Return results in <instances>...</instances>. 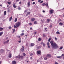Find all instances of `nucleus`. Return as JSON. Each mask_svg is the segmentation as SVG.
Returning <instances> with one entry per match:
<instances>
[{
  "label": "nucleus",
  "mask_w": 64,
  "mask_h": 64,
  "mask_svg": "<svg viewBox=\"0 0 64 64\" xmlns=\"http://www.w3.org/2000/svg\"><path fill=\"white\" fill-rule=\"evenodd\" d=\"M50 43L52 46V48L55 49H57L58 47V46L56 44L55 42H54L52 41L50 42Z\"/></svg>",
  "instance_id": "nucleus-1"
},
{
  "label": "nucleus",
  "mask_w": 64,
  "mask_h": 64,
  "mask_svg": "<svg viewBox=\"0 0 64 64\" xmlns=\"http://www.w3.org/2000/svg\"><path fill=\"white\" fill-rule=\"evenodd\" d=\"M24 59V56H20L19 57V60L20 61H21V60L23 59Z\"/></svg>",
  "instance_id": "nucleus-2"
},
{
  "label": "nucleus",
  "mask_w": 64,
  "mask_h": 64,
  "mask_svg": "<svg viewBox=\"0 0 64 64\" xmlns=\"http://www.w3.org/2000/svg\"><path fill=\"white\" fill-rule=\"evenodd\" d=\"M42 6H45V5H46L47 8H49V6H48V3H46V4H45V3H43L42 4Z\"/></svg>",
  "instance_id": "nucleus-3"
},
{
  "label": "nucleus",
  "mask_w": 64,
  "mask_h": 64,
  "mask_svg": "<svg viewBox=\"0 0 64 64\" xmlns=\"http://www.w3.org/2000/svg\"><path fill=\"white\" fill-rule=\"evenodd\" d=\"M20 24L21 22H18L16 24V26H17L18 27L20 26Z\"/></svg>",
  "instance_id": "nucleus-4"
},
{
  "label": "nucleus",
  "mask_w": 64,
  "mask_h": 64,
  "mask_svg": "<svg viewBox=\"0 0 64 64\" xmlns=\"http://www.w3.org/2000/svg\"><path fill=\"white\" fill-rule=\"evenodd\" d=\"M4 51H5V50H3V49H2L0 50V52L2 54Z\"/></svg>",
  "instance_id": "nucleus-5"
},
{
  "label": "nucleus",
  "mask_w": 64,
  "mask_h": 64,
  "mask_svg": "<svg viewBox=\"0 0 64 64\" xmlns=\"http://www.w3.org/2000/svg\"><path fill=\"white\" fill-rule=\"evenodd\" d=\"M54 11V10H50V14H53V12Z\"/></svg>",
  "instance_id": "nucleus-6"
},
{
  "label": "nucleus",
  "mask_w": 64,
  "mask_h": 64,
  "mask_svg": "<svg viewBox=\"0 0 64 64\" xmlns=\"http://www.w3.org/2000/svg\"><path fill=\"white\" fill-rule=\"evenodd\" d=\"M37 54V55H40L41 54V52L40 51H38L36 52Z\"/></svg>",
  "instance_id": "nucleus-7"
},
{
  "label": "nucleus",
  "mask_w": 64,
  "mask_h": 64,
  "mask_svg": "<svg viewBox=\"0 0 64 64\" xmlns=\"http://www.w3.org/2000/svg\"><path fill=\"white\" fill-rule=\"evenodd\" d=\"M30 13H31V12H27V13L26 14V16H27L28 15H29V14H30Z\"/></svg>",
  "instance_id": "nucleus-8"
},
{
  "label": "nucleus",
  "mask_w": 64,
  "mask_h": 64,
  "mask_svg": "<svg viewBox=\"0 0 64 64\" xmlns=\"http://www.w3.org/2000/svg\"><path fill=\"white\" fill-rule=\"evenodd\" d=\"M12 18V16H11L10 17L8 20L9 21H10H10H11Z\"/></svg>",
  "instance_id": "nucleus-9"
},
{
  "label": "nucleus",
  "mask_w": 64,
  "mask_h": 64,
  "mask_svg": "<svg viewBox=\"0 0 64 64\" xmlns=\"http://www.w3.org/2000/svg\"><path fill=\"white\" fill-rule=\"evenodd\" d=\"M49 58H48V56H46V57L45 58H44V59L45 60H47Z\"/></svg>",
  "instance_id": "nucleus-10"
},
{
  "label": "nucleus",
  "mask_w": 64,
  "mask_h": 64,
  "mask_svg": "<svg viewBox=\"0 0 64 64\" xmlns=\"http://www.w3.org/2000/svg\"><path fill=\"white\" fill-rule=\"evenodd\" d=\"M30 2L29 1L28 2V7H30Z\"/></svg>",
  "instance_id": "nucleus-11"
},
{
  "label": "nucleus",
  "mask_w": 64,
  "mask_h": 64,
  "mask_svg": "<svg viewBox=\"0 0 64 64\" xmlns=\"http://www.w3.org/2000/svg\"><path fill=\"white\" fill-rule=\"evenodd\" d=\"M13 7L14 8H15L17 7V6H16V4H13Z\"/></svg>",
  "instance_id": "nucleus-12"
},
{
  "label": "nucleus",
  "mask_w": 64,
  "mask_h": 64,
  "mask_svg": "<svg viewBox=\"0 0 64 64\" xmlns=\"http://www.w3.org/2000/svg\"><path fill=\"white\" fill-rule=\"evenodd\" d=\"M16 61L14 60L12 62V64H16Z\"/></svg>",
  "instance_id": "nucleus-13"
},
{
  "label": "nucleus",
  "mask_w": 64,
  "mask_h": 64,
  "mask_svg": "<svg viewBox=\"0 0 64 64\" xmlns=\"http://www.w3.org/2000/svg\"><path fill=\"white\" fill-rule=\"evenodd\" d=\"M12 57V54L11 53L9 54V56H8V57L9 58H10Z\"/></svg>",
  "instance_id": "nucleus-14"
},
{
  "label": "nucleus",
  "mask_w": 64,
  "mask_h": 64,
  "mask_svg": "<svg viewBox=\"0 0 64 64\" xmlns=\"http://www.w3.org/2000/svg\"><path fill=\"white\" fill-rule=\"evenodd\" d=\"M47 55V56H48V58H49V57H51V54H48Z\"/></svg>",
  "instance_id": "nucleus-15"
},
{
  "label": "nucleus",
  "mask_w": 64,
  "mask_h": 64,
  "mask_svg": "<svg viewBox=\"0 0 64 64\" xmlns=\"http://www.w3.org/2000/svg\"><path fill=\"white\" fill-rule=\"evenodd\" d=\"M20 50L22 51V52H23L24 50V48H22L20 49Z\"/></svg>",
  "instance_id": "nucleus-16"
},
{
  "label": "nucleus",
  "mask_w": 64,
  "mask_h": 64,
  "mask_svg": "<svg viewBox=\"0 0 64 64\" xmlns=\"http://www.w3.org/2000/svg\"><path fill=\"white\" fill-rule=\"evenodd\" d=\"M59 25L60 26H62L63 25V23L61 22L59 23Z\"/></svg>",
  "instance_id": "nucleus-17"
},
{
  "label": "nucleus",
  "mask_w": 64,
  "mask_h": 64,
  "mask_svg": "<svg viewBox=\"0 0 64 64\" xmlns=\"http://www.w3.org/2000/svg\"><path fill=\"white\" fill-rule=\"evenodd\" d=\"M3 34V32H0V36H1L2 34Z\"/></svg>",
  "instance_id": "nucleus-18"
},
{
  "label": "nucleus",
  "mask_w": 64,
  "mask_h": 64,
  "mask_svg": "<svg viewBox=\"0 0 64 64\" xmlns=\"http://www.w3.org/2000/svg\"><path fill=\"white\" fill-rule=\"evenodd\" d=\"M35 20V18H32L31 19V20L32 22H33Z\"/></svg>",
  "instance_id": "nucleus-19"
},
{
  "label": "nucleus",
  "mask_w": 64,
  "mask_h": 64,
  "mask_svg": "<svg viewBox=\"0 0 64 64\" xmlns=\"http://www.w3.org/2000/svg\"><path fill=\"white\" fill-rule=\"evenodd\" d=\"M4 29V28H2L0 27V31H2V30H3Z\"/></svg>",
  "instance_id": "nucleus-20"
},
{
  "label": "nucleus",
  "mask_w": 64,
  "mask_h": 64,
  "mask_svg": "<svg viewBox=\"0 0 64 64\" xmlns=\"http://www.w3.org/2000/svg\"><path fill=\"white\" fill-rule=\"evenodd\" d=\"M41 60V58H40L38 59L37 60V62H38L39 61H40V60Z\"/></svg>",
  "instance_id": "nucleus-21"
},
{
  "label": "nucleus",
  "mask_w": 64,
  "mask_h": 64,
  "mask_svg": "<svg viewBox=\"0 0 64 64\" xmlns=\"http://www.w3.org/2000/svg\"><path fill=\"white\" fill-rule=\"evenodd\" d=\"M31 46H34L35 45V44H34L31 43Z\"/></svg>",
  "instance_id": "nucleus-22"
},
{
  "label": "nucleus",
  "mask_w": 64,
  "mask_h": 64,
  "mask_svg": "<svg viewBox=\"0 0 64 64\" xmlns=\"http://www.w3.org/2000/svg\"><path fill=\"white\" fill-rule=\"evenodd\" d=\"M17 18H16L15 19L14 22H17Z\"/></svg>",
  "instance_id": "nucleus-23"
},
{
  "label": "nucleus",
  "mask_w": 64,
  "mask_h": 64,
  "mask_svg": "<svg viewBox=\"0 0 64 64\" xmlns=\"http://www.w3.org/2000/svg\"><path fill=\"white\" fill-rule=\"evenodd\" d=\"M37 22H36V21H35L34 22V24H37Z\"/></svg>",
  "instance_id": "nucleus-24"
},
{
  "label": "nucleus",
  "mask_w": 64,
  "mask_h": 64,
  "mask_svg": "<svg viewBox=\"0 0 64 64\" xmlns=\"http://www.w3.org/2000/svg\"><path fill=\"white\" fill-rule=\"evenodd\" d=\"M42 35L44 38H45L46 37V35L45 34H42Z\"/></svg>",
  "instance_id": "nucleus-25"
},
{
  "label": "nucleus",
  "mask_w": 64,
  "mask_h": 64,
  "mask_svg": "<svg viewBox=\"0 0 64 64\" xmlns=\"http://www.w3.org/2000/svg\"><path fill=\"white\" fill-rule=\"evenodd\" d=\"M51 40V38H50L48 40V42H50V40Z\"/></svg>",
  "instance_id": "nucleus-26"
},
{
  "label": "nucleus",
  "mask_w": 64,
  "mask_h": 64,
  "mask_svg": "<svg viewBox=\"0 0 64 64\" xmlns=\"http://www.w3.org/2000/svg\"><path fill=\"white\" fill-rule=\"evenodd\" d=\"M7 3L8 4V5H10L11 4V2H8Z\"/></svg>",
  "instance_id": "nucleus-27"
},
{
  "label": "nucleus",
  "mask_w": 64,
  "mask_h": 64,
  "mask_svg": "<svg viewBox=\"0 0 64 64\" xmlns=\"http://www.w3.org/2000/svg\"><path fill=\"white\" fill-rule=\"evenodd\" d=\"M63 48V46H62L59 48V49L60 50H61Z\"/></svg>",
  "instance_id": "nucleus-28"
},
{
  "label": "nucleus",
  "mask_w": 64,
  "mask_h": 64,
  "mask_svg": "<svg viewBox=\"0 0 64 64\" xmlns=\"http://www.w3.org/2000/svg\"><path fill=\"white\" fill-rule=\"evenodd\" d=\"M56 33L57 34H60V32H57Z\"/></svg>",
  "instance_id": "nucleus-29"
},
{
  "label": "nucleus",
  "mask_w": 64,
  "mask_h": 64,
  "mask_svg": "<svg viewBox=\"0 0 64 64\" xmlns=\"http://www.w3.org/2000/svg\"><path fill=\"white\" fill-rule=\"evenodd\" d=\"M6 11H5L4 12V15H6Z\"/></svg>",
  "instance_id": "nucleus-30"
},
{
  "label": "nucleus",
  "mask_w": 64,
  "mask_h": 64,
  "mask_svg": "<svg viewBox=\"0 0 64 64\" xmlns=\"http://www.w3.org/2000/svg\"><path fill=\"white\" fill-rule=\"evenodd\" d=\"M26 47H29V46H28V44H26Z\"/></svg>",
  "instance_id": "nucleus-31"
},
{
  "label": "nucleus",
  "mask_w": 64,
  "mask_h": 64,
  "mask_svg": "<svg viewBox=\"0 0 64 64\" xmlns=\"http://www.w3.org/2000/svg\"><path fill=\"white\" fill-rule=\"evenodd\" d=\"M19 56H16L15 58H18L19 59Z\"/></svg>",
  "instance_id": "nucleus-32"
},
{
  "label": "nucleus",
  "mask_w": 64,
  "mask_h": 64,
  "mask_svg": "<svg viewBox=\"0 0 64 64\" xmlns=\"http://www.w3.org/2000/svg\"><path fill=\"white\" fill-rule=\"evenodd\" d=\"M38 40L39 41H41V39L40 38H39L38 39Z\"/></svg>",
  "instance_id": "nucleus-33"
},
{
  "label": "nucleus",
  "mask_w": 64,
  "mask_h": 64,
  "mask_svg": "<svg viewBox=\"0 0 64 64\" xmlns=\"http://www.w3.org/2000/svg\"><path fill=\"white\" fill-rule=\"evenodd\" d=\"M13 30V33H14V32H15V29H13L12 30Z\"/></svg>",
  "instance_id": "nucleus-34"
},
{
  "label": "nucleus",
  "mask_w": 64,
  "mask_h": 64,
  "mask_svg": "<svg viewBox=\"0 0 64 64\" xmlns=\"http://www.w3.org/2000/svg\"><path fill=\"white\" fill-rule=\"evenodd\" d=\"M24 33H22L21 34H20V36H22V35H24Z\"/></svg>",
  "instance_id": "nucleus-35"
},
{
  "label": "nucleus",
  "mask_w": 64,
  "mask_h": 64,
  "mask_svg": "<svg viewBox=\"0 0 64 64\" xmlns=\"http://www.w3.org/2000/svg\"><path fill=\"white\" fill-rule=\"evenodd\" d=\"M47 21H48V22H50V19H47Z\"/></svg>",
  "instance_id": "nucleus-36"
},
{
  "label": "nucleus",
  "mask_w": 64,
  "mask_h": 64,
  "mask_svg": "<svg viewBox=\"0 0 64 64\" xmlns=\"http://www.w3.org/2000/svg\"><path fill=\"white\" fill-rule=\"evenodd\" d=\"M14 28H17V27H18L17 26H15V25H14Z\"/></svg>",
  "instance_id": "nucleus-37"
},
{
  "label": "nucleus",
  "mask_w": 64,
  "mask_h": 64,
  "mask_svg": "<svg viewBox=\"0 0 64 64\" xmlns=\"http://www.w3.org/2000/svg\"><path fill=\"white\" fill-rule=\"evenodd\" d=\"M41 46H39L37 48L38 49H39V48H41Z\"/></svg>",
  "instance_id": "nucleus-38"
},
{
  "label": "nucleus",
  "mask_w": 64,
  "mask_h": 64,
  "mask_svg": "<svg viewBox=\"0 0 64 64\" xmlns=\"http://www.w3.org/2000/svg\"><path fill=\"white\" fill-rule=\"evenodd\" d=\"M23 56H24L26 55V54L25 53H23Z\"/></svg>",
  "instance_id": "nucleus-39"
},
{
  "label": "nucleus",
  "mask_w": 64,
  "mask_h": 64,
  "mask_svg": "<svg viewBox=\"0 0 64 64\" xmlns=\"http://www.w3.org/2000/svg\"><path fill=\"white\" fill-rule=\"evenodd\" d=\"M9 40H7V41L6 42V43H8V42H9Z\"/></svg>",
  "instance_id": "nucleus-40"
},
{
  "label": "nucleus",
  "mask_w": 64,
  "mask_h": 64,
  "mask_svg": "<svg viewBox=\"0 0 64 64\" xmlns=\"http://www.w3.org/2000/svg\"><path fill=\"white\" fill-rule=\"evenodd\" d=\"M29 24H30V25H32V24L31 23V22H30L29 23Z\"/></svg>",
  "instance_id": "nucleus-41"
},
{
  "label": "nucleus",
  "mask_w": 64,
  "mask_h": 64,
  "mask_svg": "<svg viewBox=\"0 0 64 64\" xmlns=\"http://www.w3.org/2000/svg\"><path fill=\"white\" fill-rule=\"evenodd\" d=\"M42 1V0H38V2H39V3H40V2H41Z\"/></svg>",
  "instance_id": "nucleus-42"
},
{
  "label": "nucleus",
  "mask_w": 64,
  "mask_h": 64,
  "mask_svg": "<svg viewBox=\"0 0 64 64\" xmlns=\"http://www.w3.org/2000/svg\"><path fill=\"white\" fill-rule=\"evenodd\" d=\"M49 43H50L49 42H48L47 44V45L48 46H49Z\"/></svg>",
  "instance_id": "nucleus-43"
},
{
  "label": "nucleus",
  "mask_w": 64,
  "mask_h": 64,
  "mask_svg": "<svg viewBox=\"0 0 64 64\" xmlns=\"http://www.w3.org/2000/svg\"><path fill=\"white\" fill-rule=\"evenodd\" d=\"M11 28H12V27H11L10 26H9L8 27V28L9 29H11Z\"/></svg>",
  "instance_id": "nucleus-44"
},
{
  "label": "nucleus",
  "mask_w": 64,
  "mask_h": 64,
  "mask_svg": "<svg viewBox=\"0 0 64 64\" xmlns=\"http://www.w3.org/2000/svg\"><path fill=\"white\" fill-rule=\"evenodd\" d=\"M27 12V10H25L24 11V13H26Z\"/></svg>",
  "instance_id": "nucleus-45"
},
{
  "label": "nucleus",
  "mask_w": 64,
  "mask_h": 64,
  "mask_svg": "<svg viewBox=\"0 0 64 64\" xmlns=\"http://www.w3.org/2000/svg\"><path fill=\"white\" fill-rule=\"evenodd\" d=\"M52 25H50V28H52Z\"/></svg>",
  "instance_id": "nucleus-46"
},
{
  "label": "nucleus",
  "mask_w": 64,
  "mask_h": 64,
  "mask_svg": "<svg viewBox=\"0 0 64 64\" xmlns=\"http://www.w3.org/2000/svg\"><path fill=\"white\" fill-rule=\"evenodd\" d=\"M36 34H37V32H35L34 33V35H36Z\"/></svg>",
  "instance_id": "nucleus-47"
},
{
  "label": "nucleus",
  "mask_w": 64,
  "mask_h": 64,
  "mask_svg": "<svg viewBox=\"0 0 64 64\" xmlns=\"http://www.w3.org/2000/svg\"><path fill=\"white\" fill-rule=\"evenodd\" d=\"M35 4V2H33L32 3V4L33 5H34V4Z\"/></svg>",
  "instance_id": "nucleus-48"
},
{
  "label": "nucleus",
  "mask_w": 64,
  "mask_h": 64,
  "mask_svg": "<svg viewBox=\"0 0 64 64\" xmlns=\"http://www.w3.org/2000/svg\"><path fill=\"white\" fill-rule=\"evenodd\" d=\"M64 56V54H62V55L61 56L62 57L63 56Z\"/></svg>",
  "instance_id": "nucleus-49"
},
{
  "label": "nucleus",
  "mask_w": 64,
  "mask_h": 64,
  "mask_svg": "<svg viewBox=\"0 0 64 64\" xmlns=\"http://www.w3.org/2000/svg\"><path fill=\"white\" fill-rule=\"evenodd\" d=\"M33 55V54L32 53H31L30 54V56H32Z\"/></svg>",
  "instance_id": "nucleus-50"
},
{
  "label": "nucleus",
  "mask_w": 64,
  "mask_h": 64,
  "mask_svg": "<svg viewBox=\"0 0 64 64\" xmlns=\"http://www.w3.org/2000/svg\"><path fill=\"white\" fill-rule=\"evenodd\" d=\"M55 39L56 41H57V38H56V37H55Z\"/></svg>",
  "instance_id": "nucleus-51"
},
{
  "label": "nucleus",
  "mask_w": 64,
  "mask_h": 64,
  "mask_svg": "<svg viewBox=\"0 0 64 64\" xmlns=\"http://www.w3.org/2000/svg\"><path fill=\"white\" fill-rule=\"evenodd\" d=\"M60 57H61V56H57V58H60Z\"/></svg>",
  "instance_id": "nucleus-52"
},
{
  "label": "nucleus",
  "mask_w": 64,
  "mask_h": 64,
  "mask_svg": "<svg viewBox=\"0 0 64 64\" xmlns=\"http://www.w3.org/2000/svg\"><path fill=\"white\" fill-rule=\"evenodd\" d=\"M44 44V43L43 42H41L40 43V44Z\"/></svg>",
  "instance_id": "nucleus-53"
},
{
  "label": "nucleus",
  "mask_w": 64,
  "mask_h": 64,
  "mask_svg": "<svg viewBox=\"0 0 64 64\" xmlns=\"http://www.w3.org/2000/svg\"><path fill=\"white\" fill-rule=\"evenodd\" d=\"M48 46V48H50V46Z\"/></svg>",
  "instance_id": "nucleus-54"
},
{
  "label": "nucleus",
  "mask_w": 64,
  "mask_h": 64,
  "mask_svg": "<svg viewBox=\"0 0 64 64\" xmlns=\"http://www.w3.org/2000/svg\"><path fill=\"white\" fill-rule=\"evenodd\" d=\"M43 45V46H45V44H44Z\"/></svg>",
  "instance_id": "nucleus-55"
},
{
  "label": "nucleus",
  "mask_w": 64,
  "mask_h": 64,
  "mask_svg": "<svg viewBox=\"0 0 64 64\" xmlns=\"http://www.w3.org/2000/svg\"><path fill=\"white\" fill-rule=\"evenodd\" d=\"M42 21H43V20H41V21H42V23H43L44 22Z\"/></svg>",
  "instance_id": "nucleus-56"
},
{
  "label": "nucleus",
  "mask_w": 64,
  "mask_h": 64,
  "mask_svg": "<svg viewBox=\"0 0 64 64\" xmlns=\"http://www.w3.org/2000/svg\"><path fill=\"white\" fill-rule=\"evenodd\" d=\"M43 1L42 0L40 2V3H43Z\"/></svg>",
  "instance_id": "nucleus-57"
},
{
  "label": "nucleus",
  "mask_w": 64,
  "mask_h": 64,
  "mask_svg": "<svg viewBox=\"0 0 64 64\" xmlns=\"http://www.w3.org/2000/svg\"><path fill=\"white\" fill-rule=\"evenodd\" d=\"M6 43V41L4 42V44H5Z\"/></svg>",
  "instance_id": "nucleus-58"
},
{
  "label": "nucleus",
  "mask_w": 64,
  "mask_h": 64,
  "mask_svg": "<svg viewBox=\"0 0 64 64\" xmlns=\"http://www.w3.org/2000/svg\"><path fill=\"white\" fill-rule=\"evenodd\" d=\"M18 10H20V7L18 8Z\"/></svg>",
  "instance_id": "nucleus-59"
},
{
  "label": "nucleus",
  "mask_w": 64,
  "mask_h": 64,
  "mask_svg": "<svg viewBox=\"0 0 64 64\" xmlns=\"http://www.w3.org/2000/svg\"><path fill=\"white\" fill-rule=\"evenodd\" d=\"M55 64H58V63H57V62H56L55 63Z\"/></svg>",
  "instance_id": "nucleus-60"
},
{
  "label": "nucleus",
  "mask_w": 64,
  "mask_h": 64,
  "mask_svg": "<svg viewBox=\"0 0 64 64\" xmlns=\"http://www.w3.org/2000/svg\"><path fill=\"white\" fill-rule=\"evenodd\" d=\"M30 30H32V28H30Z\"/></svg>",
  "instance_id": "nucleus-61"
},
{
  "label": "nucleus",
  "mask_w": 64,
  "mask_h": 64,
  "mask_svg": "<svg viewBox=\"0 0 64 64\" xmlns=\"http://www.w3.org/2000/svg\"><path fill=\"white\" fill-rule=\"evenodd\" d=\"M42 12L43 13H45V11L44 10H43Z\"/></svg>",
  "instance_id": "nucleus-62"
},
{
  "label": "nucleus",
  "mask_w": 64,
  "mask_h": 64,
  "mask_svg": "<svg viewBox=\"0 0 64 64\" xmlns=\"http://www.w3.org/2000/svg\"><path fill=\"white\" fill-rule=\"evenodd\" d=\"M21 3V2H19V4H20Z\"/></svg>",
  "instance_id": "nucleus-63"
},
{
  "label": "nucleus",
  "mask_w": 64,
  "mask_h": 64,
  "mask_svg": "<svg viewBox=\"0 0 64 64\" xmlns=\"http://www.w3.org/2000/svg\"><path fill=\"white\" fill-rule=\"evenodd\" d=\"M19 43H21V41H18V42Z\"/></svg>",
  "instance_id": "nucleus-64"
}]
</instances>
